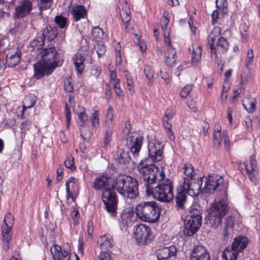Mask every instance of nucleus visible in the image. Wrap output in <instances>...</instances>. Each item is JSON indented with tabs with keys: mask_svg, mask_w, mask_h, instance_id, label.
I'll use <instances>...</instances> for the list:
<instances>
[{
	"mask_svg": "<svg viewBox=\"0 0 260 260\" xmlns=\"http://www.w3.org/2000/svg\"><path fill=\"white\" fill-rule=\"evenodd\" d=\"M147 195H152L159 201L169 202L174 197L173 186L169 179H166L164 171L148 164L147 160L138 166Z\"/></svg>",
	"mask_w": 260,
	"mask_h": 260,
	"instance_id": "nucleus-1",
	"label": "nucleus"
},
{
	"mask_svg": "<svg viewBox=\"0 0 260 260\" xmlns=\"http://www.w3.org/2000/svg\"><path fill=\"white\" fill-rule=\"evenodd\" d=\"M114 187L125 200L135 199L139 196V182L131 176H118L114 182Z\"/></svg>",
	"mask_w": 260,
	"mask_h": 260,
	"instance_id": "nucleus-2",
	"label": "nucleus"
},
{
	"mask_svg": "<svg viewBox=\"0 0 260 260\" xmlns=\"http://www.w3.org/2000/svg\"><path fill=\"white\" fill-rule=\"evenodd\" d=\"M136 214L141 220L153 223L160 215V208L158 204L154 201L143 202L136 207Z\"/></svg>",
	"mask_w": 260,
	"mask_h": 260,
	"instance_id": "nucleus-3",
	"label": "nucleus"
},
{
	"mask_svg": "<svg viewBox=\"0 0 260 260\" xmlns=\"http://www.w3.org/2000/svg\"><path fill=\"white\" fill-rule=\"evenodd\" d=\"M228 211L227 200L225 198L219 200L210 208L206 218V223L213 228H217Z\"/></svg>",
	"mask_w": 260,
	"mask_h": 260,
	"instance_id": "nucleus-4",
	"label": "nucleus"
},
{
	"mask_svg": "<svg viewBox=\"0 0 260 260\" xmlns=\"http://www.w3.org/2000/svg\"><path fill=\"white\" fill-rule=\"evenodd\" d=\"M115 187L106 190L102 192V200L107 211L113 217L117 213L118 199L114 191Z\"/></svg>",
	"mask_w": 260,
	"mask_h": 260,
	"instance_id": "nucleus-5",
	"label": "nucleus"
},
{
	"mask_svg": "<svg viewBox=\"0 0 260 260\" xmlns=\"http://www.w3.org/2000/svg\"><path fill=\"white\" fill-rule=\"evenodd\" d=\"M228 183L224 182L223 177L215 174L208 176L203 190L206 193H211L216 190L225 191Z\"/></svg>",
	"mask_w": 260,
	"mask_h": 260,
	"instance_id": "nucleus-6",
	"label": "nucleus"
},
{
	"mask_svg": "<svg viewBox=\"0 0 260 260\" xmlns=\"http://www.w3.org/2000/svg\"><path fill=\"white\" fill-rule=\"evenodd\" d=\"M37 55L38 58H39V60L48 66L55 67V69L58 66L57 59L59 54L54 46L44 48L40 50Z\"/></svg>",
	"mask_w": 260,
	"mask_h": 260,
	"instance_id": "nucleus-7",
	"label": "nucleus"
},
{
	"mask_svg": "<svg viewBox=\"0 0 260 260\" xmlns=\"http://www.w3.org/2000/svg\"><path fill=\"white\" fill-rule=\"evenodd\" d=\"M203 180V177H199L197 179L194 178L184 177L181 187L189 196L196 197L201 191Z\"/></svg>",
	"mask_w": 260,
	"mask_h": 260,
	"instance_id": "nucleus-8",
	"label": "nucleus"
},
{
	"mask_svg": "<svg viewBox=\"0 0 260 260\" xmlns=\"http://www.w3.org/2000/svg\"><path fill=\"white\" fill-rule=\"evenodd\" d=\"M134 237L139 245H145L150 242L153 238L150 228L144 224L138 225L136 227Z\"/></svg>",
	"mask_w": 260,
	"mask_h": 260,
	"instance_id": "nucleus-9",
	"label": "nucleus"
},
{
	"mask_svg": "<svg viewBox=\"0 0 260 260\" xmlns=\"http://www.w3.org/2000/svg\"><path fill=\"white\" fill-rule=\"evenodd\" d=\"M149 157L141 160L140 164L144 160H147L148 164H153L154 161H159L162 158L163 146L158 142H150L148 144Z\"/></svg>",
	"mask_w": 260,
	"mask_h": 260,
	"instance_id": "nucleus-10",
	"label": "nucleus"
},
{
	"mask_svg": "<svg viewBox=\"0 0 260 260\" xmlns=\"http://www.w3.org/2000/svg\"><path fill=\"white\" fill-rule=\"evenodd\" d=\"M32 9V5L30 0H18L13 17L15 19L23 18L30 14Z\"/></svg>",
	"mask_w": 260,
	"mask_h": 260,
	"instance_id": "nucleus-11",
	"label": "nucleus"
},
{
	"mask_svg": "<svg viewBox=\"0 0 260 260\" xmlns=\"http://www.w3.org/2000/svg\"><path fill=\"white\" fill-rule=\"evenodd\" d=\"M221 126L217 124L214 126V130L213 134V145L216 148H219L220 146L222 140H223L225 149L229 150L230 149L229 138L226 130H223L221 132Z\"/></svg>",
	"mask_w": 260,
	"mask_h": 260,
	"instance_id": "nucleus-12",
	"label": "nucleus"
},
{
	"mask_svg": "<svg viewBox=\"0 0 260 260\" xmlns=\"http://www.w3.org/2000/svg\"><path fill=\"white\" fill-rule=\"evenodd\" d=\"M110 177L107 175L104 174L95 177L91 183V187L96 191H101L102 192L114 187V184L110 183Z\"/></svg>",
	"mask_w": 260,
	"mask_h": 260,
	"instance_id": "nucleus-13",
	"label": "nucleus"
},
{
	"mask_svg": "<svg viewBox=\"0 0 260 260\" xmlns=\"http://www.w3.org/2000/svg\"><path fill=\"white\" fill-rule=\"evenodd\" d=\"M143 137L134 133L126 139V145L134 157H137L141 148Z\"/></svg>",
	"mask_w": 260,
	"mask_h": 260,
	"instance_id": "nucleus-14",
	"label": "nucleus"
},
{
	"mask_svg": "<svg viewBox=\"0 0 260 260\" xmlns=\"http://www.w3.org/2000/svg\"><path fill=\"white\" fill-rule=\"evenodd\" d=\"M34 75L36 79H39L44 76L50 75L55 70V67L49 66L39 60L34 64Z\"/></svg>",
	"mask_w": 260,
	"mask_h": 260,
	"instance_id": "nucleus-15",
	"label": "nucleus"
},
{
	"mask_svg": "<svg viewBox=\"0 0 260 260\" xmlns=\"http://www.w3.org/2000/svg\"><path fill=\"white\" fill-rule=\"evenodd\" d=\"M202 224L197 219L193 220L191 217H186L184 222L183 233L187 236H191L199 230Z\"/></svg>",
	"mask_w": 260,
	"mask_h": 260,
	"instance_id": "nucleus-16",
	"label": "nucleus"
},
{
	"mask_svg": "<svg viewBox=\"0 0 260 260\" xmlns=\"http://www.w3.org/2000/svg\"><path fill=\"white\" fill-rule=\"evenodd\" d=\"M210 256L206 248L202 245H197L193 249L190 260H210Z\"/></svg>",
	"mask_w": 260,
	"mask_h": 260,
	"instance_id": "nucleus-17",
	"label": "nucleus"
},
{
	"mask_svg": "<svg viewBox=\"0 0 260 260\" xmlns=\"http://www.w3.org/2000/svg\"><path fill=\"white\" fill-rule=\"evenodd\" d=\"M177 252V248L174 246L165 247L155 251L158 260H165L170 257L175 256Z\"/></svg>",
	"mask_w": 260,
	"mask_h": 260,
	"instance_id": "nucleus-18",
	"label": "nucleus"
},
{
	"mask_svg": "<svg viewBox=\"0 0 260 260\" xmlns=\"http://www.w3.org/2000/svg\"><path fill=\"white\" fill-rule=\"evenodd\" d=\"M220 31L221 30L220 27H215L213 32L209 35L208 38V43L211 50V57L212 59H215L217 57V56L216 55V44H214V42L217 39V38H218Z\"/></svg>",
	"mask_w": 260,
	"mask_h": 260,
	"instance_id": "nucleus-19",
	"label": "nucleus"
},
{
	"mask_svg": "<svg viewBox=\"0 0 260 260\" xmlns=\"http://www.w3.org/2000/svg\"><path fill=\"white\" fill-rule=\"evenodd\" d=\"M71 14L73 16V20L77 22L86 16L87 10L83 5H76L72 7Z\"/></svg>",
	"mask_w": 260,
	"mask_h": 260,
	"instance_id": "nucleus-20",
	"label": "nucleus"
},
{
	"mask_svg": "<svg viewBox=\"0 0 260 260\" xmlns=\"http://www.w3.org/2000/svg\"><path fill=\"white\" fill-rule=\"evenodd\" d=\"M53 260H63L68 255V250L62 249L61 247L57 244L53 245L50 248Z\"/></svg>",
	"mask_w": 260,
	"mask_h": 260,
	"instance_id": "nucleus-21",
	"label": "nucleus"
},
{
	"mask_svg": "<svg viewBox=\"0 0 260 260\" xmlns=\"http://www.w3.org/2000/svg\"><path fill=\"white\" fill-rule=\"evenodd\" d=\"M176 51L173 47L166 49L165 52V63L168 67H173L176 62Z\"/></svg>",
	"mask_w": 260,
	"mask_h": 260,
	"instance_id": "nucleus-22",
	"label": "nucleus"
},
{
	"mask_svg": "<svg viewBox=\"0 0 260 260\" xmlns=\"http://www.w3.org/2000/svg\"><path fill=\"white\" fill-rule=\"evenodd\" d=\"M21 50L17 48L14 53H9L6 57V63L9 67L16 66L21 59Z\"/></svg>",
	"mask_w": 260,
	"mask_h": 260,
	"instance_id": "nucleus-23",
	"label": "nucleus"
},
{
	"mask_svg": "<svg viewBox=\"0 0 260 260\" xmlns=\"http://www.w3.org/2000/svg\"><path fill=\"white\" fill-rule=\"evenodd\" d=\"M249 242V240L246 237L238 236L234 239L232 246L240 252L246 248Z\"/></svg>",
	"mask_w": 260,
	"mask_h": 260,
	"instance_id": "nucleus-24",
	"label": "nucleus"
},
{
	"mask_svg": "<svg viewBox=\"0 0 260 260\" xmlns=\"http://www.w3.org/2000/svg\"><path fill=\"white\" fill-rule=\"evenodd\" d=\"M40 32V35L43 37L44 40L45 41V39H47L48 41L53 40L58 34L57 28L51 26H47Z\"/></svg>",
	"mask_w": 260,
	"mask_h": 260,
	"instance_id": "nucleus-25",
	"label": "nucleus"
},
{
	"mask_svg": "<svg viewBox=\"0 0 260 260\" xmlns=\"http://www.w3.org/2000/svg\"><path fill=\"white\" fill-rule=\"evenodd\" d=\"M85 59L82 54H76L73 58V61L77 74L81 75L84 69Z\"/></svg>",
	"mask_w": 260,
	"mask_h": 260,
	"instance_id": "nucleus-26",
	"label": "nucleus"
},
{
	"mask_svg": "<svg viewBox=\"0 0 260 260\" xmlns=\"http://www.w3.org/2000/svg\"><path fill=\"white\" fill-rule=\"evenodd\" d=\"M100 247L102 250H108L113 245V239L109 234H106L100 237L99 240Z\"/></svg>",
	"mask_w": 260,
	"mask_h": 260,
	"instance_id": "nucleus-27",
	"label": "nucleus"
},
{
	"mask_svg": "<svg viewBox=\"0 0 260 260\" xmlns=\"http://www.w3.org/2000/svg\"><path fill=\"white\" fill-rule=\"evenodd\" d=\"M215 46L216 54H217V52L219 53H224L228 50L229 44L226 39L221 37L218 38ZM216 55L217 56V54Z\"/></svg>",
	"mask_w": 260,
	"mask_h": 260,
	"instance_id": "nucleus-28",
	"label": "nucleus"
},
{
	"mask_svg": "<svg viewBox=\"0 0 260 260\" xmlns=\"http://www.w3.org/2000/svg\"><path fill=\"white\" fill-rule=\"evenodd\" d=\"M45 43V40L43 37L40 35V32L37 34L36 38L32 41L30 44L34 50H37V53L39 52L40 50L43 49V48Z\"/></svg>",
	"mask_w": 260,
	"mask_h": 260,
	"instance_id": "nucleus-29",
	"label": "nucleus"
},
{
	"mask_svg": "<svg viewBox=\"0 0 260 260\" xmlns=\"http://www.w3.org/2000/svg\"><path fill=\"white\" fill-rule=\"evenodd\" d=\"M187 192L184 191L182 187L178 190V193L176 197V203L177 206L181 209H184V204L186 202V194Z\"/></svg>",
	"mask_w": 260,
	"mask_h": 260,
	"instance_id": "nucleus-30",
	"label": "nucleus"
},
{
	"mask_svg": "<svg viewBox=\"0 0 260 260\" xmlns=\"http://www.w3.org/2000/svg\"><path fill=\"white\" fill-rule=\"evenodd\" d=\"M234 225V220L232 216L226 218L223 229V236L225 239H228L229 236L232 234Z\"/></svg>",
	"mask_w": 260,
	"mask_h": 260,
	"instance_id": "nucleus-31",
	"label": "nucleus"
},
{
	"mask_svg": "<svg viewBox=\"0 0 260 260\" xmlns=\"http://www.w3.org/2000/svg\"><path fill=\"white\" fill-rule=\"evenodd\" d=\"M188 50L192 54V62L194 63H198L201 60L202 55L201 47L198 46L194 48L193 45H192L189 47Z\"/></svg>",
	"mask_w": 260,
	"mask_h": 260,
	"instance_id": "nucleus-32",
	"label": "nucleus"
},
{
	"mask_svg": "<svg viewBox=\"0 0 260 260\" xmlns=\"http://www.w3.org/2000/svg\"><path fill=\"white\" fill-rule=\"evenodd\" d=\"M238 251L232 246L226 248L222 252V257L226 260H236L238 257Z\"/></svg>",
	"mask_w": 260,
	"mask_h": 260,
	"instance_id": "nucleus-33",
	"label": "nucleus"
},
{
	"mask_svg": "<svg viewBox=\"0 0 260 260\" xmlns=\"http://www.w3.org/2000/svg\"><path fill=\"white\" fill-rule=\"evenodd\" d=\"M116 159L120 164H126L130 160L129 153L123 149L118 148L116 152Z\"/></svg>",
	"mask_w": 260,
	"mask_h": 260,
	"instance_id": "nucleus-34",
	"label": "nucleus"
},
{
	"mask_svg": "<svg viewBox=\"0 0 260 260\" xmlns=\"http://www.w3.org/2000/svg\"><path fill=\"white\" fill-rule=\"evenodd\" d=\"M14 218L13 215L9 213H7L4 219L5 224L2 226V232L8 231L11 232V228L13 225Z\"/></svg>",
	"mask_w": 260,
	"mask_h": 260,
	"instance_id": "nucleus-35",
	"label": "nucleus"
},
{
	"mask_svg": "<svg viewBox=\"0 0 260 260\" xmlns=\"http://www.w3.org/2000/svg\"><path fill=\"white\" fill-rule=\"evenodd\" d=\"M250 172L249 173V179L253 182L256 180L255 171L256 168L255 156L254 154L251 155L250 158Z\"/></svg>",
	"mask_w": 260,
	"mask_h": 260,
	"instance_id": "nucleus-36",
	"label": "nucleus"
},
{
	"mask_svg": "<svg viewBox=\"0 0 260 260\" xmlns=\"http://www.w3.org/2000/svg\"><path fill=\"white\" fill-rule=\"evenodd\" d=\"M105 134L104 135V146L107 147L110 146L112 140L113 134V127L111 126L105 127Z\"/></svg>",
	"mask_w": 260,
	"mask_h": 260,
	"instance_id": "nucleus-37",
	"label": "nucleus"
},
{
	"mask_svg": "<svg viewBox=\"0 0 260 260\" xmlns=\"http://www.w3.org/2000/svg\"><path fill=\"white\" fill-rule=\"evenodd\" d=\"M78 179L74 177L69 178L68 181L66 183V192L68 193L69 194H70V185L71 186L72 188L74 190H75L78 188Z\"/></svg>",
	"mask_w": 260,
	"mask_h": 260,
	"instance_id": "nucleus-38",
	"label": "nucleus"
},
{
	"mask_svg": "<svg viewBox=\"0 0 260 260\" xmlns=\"http://www.w3.org/2000/svg\"><path fill=\"white\" fill-rule=\"evenodd\" d=\"M3 236V245L4 250L6 251L9 249V242L11 240V235L10 232L8 231L2 232Z\"/></svg>",
	"mask_w": 260,
	"mask_h": 260,
	"instance_id": "nucleus-39",
	"label": "nucleus"
},
{
	"mask_svg": "<svg viewBox=\"0 0 260 260\" xmlns=\"http://www.w3.org/2000/svg\"><path fill=\"white\" fill-rule=\"evenodd\" d=\"M35 96L33 95L26 96L23 102V110L31 108L35 104Z\"/></svg>",
	"mask_w": 260,
	"mask_h": 260,
	"instance_id": "nucleus-40",
	"label": "nucleus"
},
{
	"mask_svg": "<svg viewBox=\"0 0 260 260\" xmlns=\"http://www.w3.org/2000/svg\"><path fill=\"white\" fill-rule=\"evenodd\" d=\"M113 108L111 106H109L108 108L107 113L106 116L105 127L111 126L113 127Z\"/></svg>",
	"mask_w": 260,
	"mask_h": 260,
	"instance_id": "nucleus-41",
	"label": "nucleus"
},
{
	"mask_svg": "<svg viewBox=\"0 0 260 260\" xmlns=\"http://www.w3.org/2000/svg\"><path fill=\"white\" fill-rule=\"evenodd\" d=\"M186 217H191V219H193V220H196V219H197L198 221L202 222L201 212L198 209L191 208L189 210V214L186 216Z\"/></svg>",
	"mask_w": 260,
	"mask_h": 260,
	"instance_id": "nucleus-42",
	"label": "nucleus"
},
{
	"mask_svg": "<svg viewBox=\"0 0 260 260\" xmlns=\"http://www.w3.org/2000/svg\"><path fill=\"white\" fill-rule=\"evenodd\" d=\"M144 73L145 75L146 78L148 79V84L151 85L152 82L151 81V79L154 77V71L152 67L148 65H146L144 67Z\"/></svg>",
	"mask_w": 260,
	"mask_h": 260,
	"instance_id": "nucleus-43",
	"label": "nucleus"
},
{
	"mask_svg": "<svg viewBox=\"0 0 260 260\" xmlns=\"http://www.w3.org/2000/svg\"><path fill=\"white\" fill-rule=\"evenodd\" d=\"M243 106L249 113H252L256 108L255 101L254 99L252 101L247 99L243 102Z\"/></svg>",
	"mask_w": 260,
	"mask_h": 260,
	"instance_id": "nucleus-44",
	"label": "nucleus"
},
{
	"mask_svg": "<svg viewBox=\"0 0 260 260\" xmlns=\"http://www.w3.org/2000/svg\"><path fill=\"white\" fill-rule=\"evenodd\" d=\"M37 2L41 11L49 9L53 4V0H37Z\"/></svg>",
	"mask_w": 260,
	"mask_h": 260,
	"instance_id": "nucleus-45",
	"label": "nucleus"
},
{
	"mask_svg": "<svg viewBox=\"0 0 260 260\" xmlns=\"http://www.w3.org/2000/svg\"><path fill=\"white\" fill-rule=\"evenodd\" d=\"M90 121L93 127H98L100 125V116L98 111L95 110L91 114Z\"/></svg>",
	"mask_w": 260,
	"mask_h": 260,
	"instance_id": "nucleus-46",
	"label": "nucleus"
},
{
	"mask_svg": "<svg viewBox=\"0 0 260 260\" xmlns=\"http://www.w3.org/2000/svg\"><path fill=\"white\" fill-rule=\"evenodd\" d=\"M79 119L78 125L80 127H83L88 122V116L84 111L81 112L78 114Z\"/></svg>",
	"mask_w": 260,
	"mask_h": 260,
	"instance_id": "nucleus-47",
	"label": "nucleus"
},
{
	"mask_svg": "<svg viewBox=\"0 0 260 260\" xmlns=\"http://www.w3.org/2000/svg\"><path fill=\"white\" fill-rule=\"evenodd\" d=\"M184 173L187 178H194V172L193 166L189 164H185L183 167Z\"/></svg>",
	"mask_w": 260,
	"mask_h": 260,
	"instance_id": "nucleus-48",
	"label": "nucleus"
},
{
	"mask_svg": "<svg viewBox=\"0 0 260 260\" xmlns=\"http://www.w3.org/2000/svg\"><path fill=\"white\" fill-rule=\"evenodd\" d=\"M92 36L93 39L98 41V40L101 39L104 35L103 30L99 27H94L91 31Z\"/></svg>",
	"mask_w": 260,
	"mask_h": 260,
	"instance_id": "nucleus-49",
	"label": "nucleus"
},
{
	"mask_svg": "<svg viewBox=\"0 0 260 260\" xmlns=\"http://www.w3.org/2000/svg\"><path fill=\"white\" fill-rule=\"evenodd\" d=\"M254 59V54L253 50L250 49H249L247 53V56L245 59V66L247 69L252 64Z\"/></svg>",
	"mask_w": 260,
	"mask_h": 260,
	"instance_id": "nucleus-50",
	"label": "nucleus"
},
{
	"mask_svg": "<svg viewBox=\"0 0 260 260\" xmlns=\"http://www.w3.org/2000/svg\"><path fill=\"white\" fill-rule=\"evenodd\" d=\"M64 90L67 92H72L74 91V86L72 84V79L70 77L66 78L64 80Z\"/></svg>",
	"mask_w": 260,
	"mask_h": 260,
	"instance_id": "nucleus-51",
	"label": "nucleus"
},
{
	"mask_svg": "<svg viewBox=\"0 0 260 260\" xmlns=\"http://www.w3.org/2000/svg\"><path fill=\"white\" fill-rule=\"evenodd\" d=\"M56 24L61 28H64L67 25V19L62 16H56L55 18Z\"/></svg>",
	"mask_w": 260,
	"mask_h": 260,
	"instance_id": "nucleus-52",
	"label": "nucleus"
},
{
	"mask_svg": "<svg viewBox=\"0 0 260 260\" xmlns=\"http://www.w3.org/2000/svg\"><path fill=\"white\" fill-rule=\"evenodd\" d=\"M192 89V84H188L185 86L181 90L180 95L182 98H186Z\"/></svg>",
	"mask_w": 260,
	"mask_h": 260,
	"instance_id": "nucleus-53",
	"label": "nucleus"
},
{
	"mask_svg": "<svg viewBox=\"0 0 260 260\" xmlns=\"http://www.w3.org/2000/svg\"><path fill=\"white\" fill-rule=\"evenodd\" d=\"M239 169L244 175H248L249 176V173L250 171V168L249 165L245 162H240L239 164Z\"/></svg>",
	"mask_w": 260,
	"mask_h": 260,
	"instance_id": "nucleus-54",
	"label": "nucleus"
},
{
	"mask_svg": "<svg viewBox=\"0 0 260 260\" xmlns=\"http://www.w3.org/2000/svg\"><path fill=\"white\" fill-rule=\"evenodd\" d=\"M126 79L127 88L129 90L130 93L133 94L135 92L133 79L129 76H126Z\"/></svg>",
	"mask_w": 260,
	"mask_h": 260,
	"instance_id": "nucleus-55",
	"label": "nucleus"
},
{
	"mask_svg": "<svg viewBox=\"0 0 260 260\" xmlns=\"http://www.w3.org/2000/svg\"><path fill=\"white\" fill-rule=\"evenodd\" d=\"M95 48L96 49V53L99 57H101L105 54L106 47L102 43H97Z\"/></svg>",
	"mask_w": 260,
	"mask_h": 260,
	"instance_id": "nucleus-56",
	"label": "nucleus"
},
{
	"mask_svg": "<svg viewBox=\"0 0 260 260\" xmlns=\"http://www.w3.org/2000/svg\"><path fill=\"white\" fill-rule=\"evenodd\" d=\"M30 122L28 120H25L21 122L20 125V128L21 129V135L23 134L25 135V132L26 129H28L30 126Z\"/></svg>",
	"mask_w": 260,
	"mask_h": 260,
	"instance_id": "nucleus-57",
	"label": "nucleus"
},
{
	"mask_svg": "<svg viewBox=\"0 0 260 260\" xmlns=\"http://www.w3.org/2000/svg\"><path fill=\"white\" fill-rule=\"evenodd\" d=\"M164 19L161 20V28L162 31L163 36L165 33H167V31H168L167 30V26L169 22V20L166 17V16H164Z\"/></svg>",
	"mask_w": 260,
	"mask_h": 260,
	"instance_id": "nucleus-58",
	"label": "nucleus"
},
{
	"mask_svg": "<svg viewBox=\"0 0 260 260\" xmlns=\"http://www.w3.org/2000/svg\"><path fill=\"white\" fill-rule=\"evenodd\" d=\"M99 260H111L110 254L107 251H103L99 256Z\"/></svg>",
	"mask_w": 260,
	"mask_h": 260,
	"instance_id": "nucleus-59",
	"label": "nucleus"
},
{
	"mask_svg": "<svg viewBox=\"0 0 260 260\" xmlns=\"http://www.w3.org/2000/svg\"><path fill=\"white\" fill-rule=\"evenodd\" d=\"M101 73V70L100 68L97 66H92L91 70V74L93 76L95 77L96 78H98L99 76L100 75Z\"/></svg>",
	"mask_w": 260,
	"mask_h": 260,
	"instance_id": "nucleus-60",
	"label": "nucleus"
},
{
	"mask_svg": "<svg viewBox=\"0 0 260 260\" xmlns=\"http://www.w3.org/2000/svg\"><path fill=\"white\" fill-rule=\"evenodd\" d=\"M187 105L189 109L192 110L194 112H196L198 110L196 102L193 100H191L187 102Z\"/></svg>",
	"mask_w": 260,
	"mask_h": 260,
	"instance_id": "nucleus-61",
	"label": "nucleus"
},
{
	"mask_svg": "<svg viewBox=\"0 0 260 260\" xmlns=\"http://www.w3.org/2000/svg\"><path fill=\"white\" fill-rule=\"evenodd\" d=\"M64 165L66 168L72 169L74 167V158L72 157L68 158L64 161Z\"/></svg>",
	"mask_w": 260,
	"mask_h": 260,
	"instance_id": "nucleus-62",
	"label": "nucleus"
},
{
	"mask_svg": "<svg viewBox=\"0 0 260 260\" xmlns=\"http://www.w3.org/2000/svg\"><path fill=\"white\" fill-rule=\"evenodd\" d=\"M131 123L129 121H127L125 123V127L123 130V135L125 136L128 135L131 132Z\"/></svg>",
	"mask_w": 260,
	"mask_h": 260,
	"instance_id": "nucleus-63",
	"label": "nucleus"
},
{
	"mask_svg": "<svg viewBox=\"0 0 260 260\" xmlns=\"http://www.w3.org/2000/svg\"><path fill=\"white\" fill-rule=\"evenodd\" d=\"M71 214L73 220L74 221V223L75 224L77 222L78 219L79 217V213L78 209H76V208H74Z\"/></svg>",
	"mask_w": 260,
	"mask_h": 260,
	"instance_id": "nucleus-64",
	"label": "nucleus"
}]
</instances>
